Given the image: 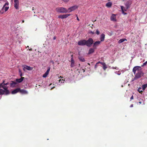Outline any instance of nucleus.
Instances as JSON below:
<instances>
[{"label":"nucleus","instance_id":"ddd939ff","mask_svg":"<svg viewBox=\"0 0 147 147\" xmlns=\"http://www.w3.org/2000/svg\"><path fill=\"white\" fill-rule=\"evenodd\" d=\"M73 55H71V67H74V66L75 61L73 59Z\"/></svg>","mask_w":147,"mask_h":147},{"label":"nucleus","instance_id":"9d476101","mask_svg":"<svg viewBox=\"0 0 147 147\" xmlns=\"http://www.w3.org/2000/svg\"><path fill=\"white\" fill-rule=\"evenodd\" d=\"M116 15L112 14L110 18L111 20L114 22L117 21Z\"/></svg>","mask_w":147,"mask_h":147},{"label":"nucleus","instance_id":"cd10ccee","mask_svg":"<svg viewBox=\"0 0 147 147\" xmlns=\"http://www.w3.org/2000/svg\"><path fill=\"white\" fill-rule=\"evenodd\" d=\"M50 67H48L47 70L46 71V72H47V73L49 74V71H50Z\"/></svg>","mask_w":147,"mask_h":147},{"label":"nucleus","instance_id":"39448f33","mask_svg":"<svg viewBox=\"0 0 147 147\" xmlns=\"http://www.w3.org/2000/svg\"><path fill=\"white\" fill-rule=\"evenodd\" d=\"M141 67L139 66H136L134 67L133 69V72L134 73V74L136 73L141 70Z\"/></svg>","mask_w":147,"mask_h":147},{"label":"nucleus","instance_id":"aec40b11","mask_svg":"<svg viewBox=\"0 0 147 147\" xmlns=\"http://www.w3.org/2000/svg\"><path fill=\"white\" fill-rule=\"evenodd\" d=\"M24 79V77H21V78L20 79H16V82L18 83H21L23 81Z\"/></svg>","mask_w":147,"mask_h":147},{"label":"nucleus","instance_id":"5fc2aeb1","mask_svg":"<svg viewBox=\"0 0 147 147\" xmlns=\"http://www.w3.org/2000/svg\"><path fill=\"white\" fill-rule=\"evenodd\" d=\"M96 21V20H95L94 21V22Z\"/></svg>","mask_w":147,"mask_h":147},{"label":"nucleus","instance_id":"a211bd4d","mask_svg":"<svg viewBox=\"0 0 147 147\" xmlns=\"http://www.w3.org/2000/svg\"><path fill=\"white\" fill-rule=\"evenodd\" d=\"M20 92L22 94H27L28 92L26 90L24 89H20Z\"/></svg>","mask_w":147,"mask_h":147},{"label":"nucleus","instance_id":"a18cd8bd","mask_svg":"<svg viewBox=\"0 0 147 147\" xmlns=\"http://www.w3.org/2000/svg\"><path fill=\"white\" fill-rule=\"evenodd\" d=\"M133 104H132V105H131V106H130V107H133Z\"/></svg>","mask_w":147,"mask_h":147},{"label":"nucleus","instance_id":"423d86ee","mask_svg":"<svg viewBox=\"0 0 147 147\" xmlns=\"http://www.w3.org/2000/svg\"><path fill=\"white\" fill-rule=\"evenodd\" d=\"M78 8V6L77 5H74L73 6H72L71 7H70L68 9H67V12L69 13L70 12H71L76 9H77Z\"/></svg>","mask_w":147,"mask_h":147},{"label":"nucleus","instance_id":"864d4df0","mask_svg":"<svg viewBox=\"0 0 147 147\" xmlns=\"http://www.w3.org/2000/svg\"><path fill=\"white\" fill-rule=\"evenodd\" d=\"M51 62L53 63H54V62L53 61H51Z\"/></svg>","mask_w":147,"mask_h":147},{"label":"nucleus","instance_id":"a878e982","mask_svg":"<svg viewBox=\"0 0 147 147\" xmlns=\"http://www.w3.org/2000/svg\"><path fill=\"white\" fill-rule=\"evenodd\" d=\"M125 40L127 41V39H125V38H122V39L119 40L118 41V42L119 43H121L123 42H124V41H125Z\"/></svg>","mask_w":147,"mask_h":147},{"label":"nucleus","instance_id":"2eb2a0df","mask_svg":"<svg viewBox=\"0 0 147 147\" xmlns=\"http://www.w3.org/2000/svg\"><path fill=\"white\" fill-rule=\"evenodd\" d=\"M25 69L27 70H32L33 68L30 66H29L26 65H24V68L23 69V70L24 71H25Z\"/></svg>","mask_w":147,"mask_h":147},{"label":"nucleus","instance_id":"7ed1b4c3","mask_svg":"<svg viewBox=\"0 0 147 147\" xmlns=\"http://www.w3.org/2000/svg\"><path fill=\"white\" fill-rule=\"evenodd\" d=\"M93 42V40L91 38H89L87 40H85L86 45L89 47H91Z\"/></svg>","mask_w":147,"mask_h":147},{"label":"nucleus","instance_id":"7c9ffc66","mask_svg":"<svg viewBox=\"0 0 147 147\" xmlns=\"http://www.w3.org/2000/svg\"><path fill=\"white\" fill-rule=\"evenodd\" d=\"M47 75L45 73L42 76V77L43 78H46L47 76Z\"/></svg>","mask_w":147,"mask_h":147},{"label":"nucleus","instance_id":"e433bc0d","mask_svg":"<svg viewBox=\"0 0 147 147\" xmlns=\"http://www.w3.org/2000/svg\"><path fill=\"white\" fill-rule=\"evenodd\" d=\"M147 63V61L143 63V65H145Z\"/></svg>","mask_w":147,"mask_h":147},{"label":"nucleus","instance_id":"f257e3e1","mask_svg":"<svg viewBox=\"0 0 147 147\" xmlns=\"http://www.w3.org/2000/svg\"><path fill=\"white\" fill-rule=\"evenodd\" d=\"M2 88L4 90L0 89V95L5 94L7 95L9 93V90H8V87L5 85L2 84L0 86V88Z\"/></svg>","mask_w":147,"mask_h":147},{"label":"nucleus","instance_id":"393cba45","mask_svg":"<svg viewBox=\"0 0 147 147\" xmlns=\"http://www.w3.org/2000/svg\"><path fill=\"white\" fill-rule=\"evenodd\" d=\"M121 8L122 10V13L124 15H126L127 14V13H125L123 9L124 8V7L123 6H121Z\"/></svg>","mask_w":147,"mask_h":147},{"label":"nucleus","instance_id":"37998d69","mask_svg":"<svg viewBox=\"0 0 147 147\" xmlns=\"http://www.w3.org/2000/svg\"><path fill=\"white\" fill-rule=\"evenodd\" d=\"M56 39V37L55 36H54L53 38V39L54 40H55Z\"/></svg>","mask_w":147,"mask_h":147},{"label":"nucleus","instance_id":"58836bf2","mask_svg":"<svg viewBox=\"0 0 147 147\" xmlns=\"http://www.w3.org/2000/svg\"><path fill=\"white\" fill-rule=\"evenodd\" d=\"M76 17H77V20L78 21H80V20L79 19V18H78V17L77 16V15H76Z\"/></svg>","mask_w":147,"mask_h":147},{"label":"nucleus","instance_id":"6ab92c4d","mask_svg":"<svg viewBox=\"0 0 147 147\" xmlns=\"http://www.w3.org/2000/svg\"><path fill=\"white\" fill-rule=\"evenodd\" d=\"M12 83L10 84V86L12 87H15L16 85L17 84V82L15 81H12Z\"/></svg>","mask_w":147,"mask_h":147},{"label":"nucleus","instance_id":"09e8293b","mask_svg":"<svg viewBox=\"0 0 147 147\" xmlns=\"http://www.w3.org/2000/svg\"><path fill=\"white\" fill-rule=\"evenodd\" d=\"M45 73V74H46L47 75H48V73H47V72H46Z\"/></svg>","mask_w":147,"mask_h":147},{"label":"nucleus","instance_id":"bb28decb","mask_svg":"<svg viewBox=\"0 0 147 147\" xmlns=\"http://www.w3.org/2000/svg\"><path fill=\"white\" fill-rule=\"evenodd\" d=\"M147 87V84L143 85L142 86L143 90H144Z\"/></svg>","mask_w":147,"mask_h":147},{"label":"nucleus","instance_id":"dca6fc26","mask_svg":"<svg viewBox=\"0 0 147 147\" xmlns=\"http://www.w3.org/2000/svg\"><path fill=\"white\" fill-rule=\"evenodd\" d=\"M20 88H17L14 90H13L11 92V93L13 94H16L18 92H20Z\"/></svg>","mask_w":147,"mask_h":147},{"label":"nucleus","instance_id":"72a5a7b5","mask_svg":"<svg viewBox=\"0 0 147 147\" xmlns=\"http://www.w3.org/2000/svg\"><path fill=\"white\" fill-rule=\"evenodd\" d=\"M69 0H62V1L64 2H68Z\"/></svg>","mask_w":147,"mask_h":147},{"label":"nucleus","instance_id":"49530a36","mask_svg":"<svg viewBox=\"0 0 147 147\" xmlns=\"http://www.w3.org/2000/svg\"><path fill=\"white\" fill-rule=\"evenodd\" d=\"M117 67H113L112 68L113 69H116V68H117Z\"/></svg>","mask_w":147,"mask_h":147},{"label":"nucleus","instance_id":"c85d7f7f","mask_svg":"<svg viewBox=\"0 0 147 147\" xmlns=\"http://www.w3.org/2000/svg\"><path fill=\"white\" fill-rule=\"evenodd\" d=\"M138 91L140 93H141L142 92V91L141 90V88H140L139 89H138Z\"/></svg>","mask_w":147,"mask_h":147},{"label":"nucleus","instance_id":"f3484780","mask_svg":"<svg viewBox=\"0 0 147 147\" xmlns=\"http://www.w3.org/2000/svg\"><path fill=\"white\" fill-rule=\"evenodd\" d=\"M99 63H101L103 65V69L104 70H105L106 69H107V68L106 64L105 63H103L100 62L97 63V64H98Z\"/></svg>","mask_w":147,"mask_h":147},{"label":"nucleus","instance_id":"4468645a","mask_svg":"<svg viewBox=\"0 0 147 147\" xmlns=\"http://www.w3.org/2000/svg\"><path fill=\"white\" fill-rule=\"evenodd\" d=\"M131 1H128L126 2V3L125 4V5L126 7L127 8V9H128L129 7L130 6L131 4Z\"/></svg>","mask_w":147,"mask_h":147},{"label":"nucleus","instance_id":"4d7b16f0","mask_svg":"<svg viewBox=\"0 0 147 147\" xmlns=\"http://www.w3.org/2000/svg\"><path fill=\"white\" fill-rule=\"evenodd\" d=\"M32 9H32L33 10L34 9V7H33Z\"/></svg>","mask_w":147,"mask_h":147},{"label":"nucleus","instance_id":"473e14b6","mask_svg":"<svg viewBox=\"0 0 147 147\" xmlns=\"http://www.w3.org/2000/svg\"><path fill=\"white\" fill-rule=\"evenodd\" d=\"M94 31H90V32H89V33H91L92 34H94Z\"/></svg>","mask_w":147,"mask_h":147},{"label":"nucleus","instance_id":"20e7f679","mask_svg":"<svg viewBox=\"0 0 147 147\" xmlns=\"http://www.w3.org/2000/svg\"><path fill=\"white\" fill-rule=\"evenodd\" d=\"M135 77L134 78L135 80H136L137 79L141 77L144 75V73L142 72V71L141 70L138 72L136 73L135 74Z\"/></svg>","mask_w":147,"mask_h":147},{"label":"nucleus","instance_id":"4c0bfd02","mask_svg":"<svg viewBox=\"0 0 147 147\" xmlns=\"http://www.w3.org/2000/svg\"><path fill=\"white\" fill-rule=\"evenodd\" d=\"M134 99L133 96L132 95L130 98L131 100H132Z\"/></svg>","mask_w":147,"mask_h":147},{"label":"nucleus","instance_id":"6e6552de","mask_svg":"<svg viewBox=\"0 0 147 147\" xmlns=\"http://www.w3.org/2000/svg\"><path fill=\"white\" fill-rule=\"evenodd\" d=\"M86 44L85 40H81L78 42V45L80 46H84Z\"/></svg>","mask_w":147,"mask_h":147},{"label":"nucleus","instance_id":"6e6d98bb","mask_svg":"<svg viewBox=\"0 0 147 147\" xmlns=\"http://www.w3.org/2000/svg\"><path fill=\"white\" fill-rule=\"evenodd\" d=\"M32 9H32L33 10L34 9V7H33Z\"/></svg>","mask_w":147,"mask_h":147},{"label":"nucleus","instance_id":"8fccbe9b","mask_svg":"<svg viewBox=\"0 0 147 147\" xmlns=\"http://www.w3.org/2000/svg\"><path fill=\"white\" fill-rule=\"evenodd\" d=\"M24 20H23L22 21V23H24Z\"/></svg>","mask_w":147,"mask_h":147},{"label":"nucleus","instance_id":"c756f323","mask_svg":"<svg viewBox=\"0 0 147 147\" xmlns=\"http://www.w3.org/2000/svg\"><path fill=\"white\" fill-rule=\"evenodd\" d=\"M100 31L98 30L97 29L96 30V34L97 35H99L100 34Z\"/></svg>","mask_w":147,"mask_h":147},{"label":"nucleus","instance_id":"5701e85b","mask_svg":"<svg viewBox=\"0 0 147 147\" xmlns=\"http://www.w3.org/2000/svg\"><path fill=\"white\" fill-rule=\"evenodd\" d=\"M112 3L111 2H109L108 3H107L106 6L108 7H111L112 5Z\"/></svg>","mask_w":147,"mask_h":147},{"label":"nucleus","instance_id":"0eeeda50","mask_svg":"<svg viewBox=\"0 0 147 147\" xmlns=\"http://www.w3.org/2000/svg\"><path fill=\"white\" fill-rule=\"evenodd\" d=\"M14 7L16 9H18L19 5V0H14Z\"/></svg>","mask_w":147,"mask_h":147},{"label":"nucleus","instance_id":"ea45409f","mask_svg":"<svg viewBox=\"0 0 147 147\" xmlns=\"http://www.w3.org/2000/svg\"><path fill=\"white\" fill-rule=\"evenodd\" d=\"M98 64H97V63H96V64L95 65L94 67H95V68H96L97 66V65Z\"/></svg>","mask_w":147,"mask_h":147},{"label":"nucleus","instance_id":"a19ab883","mask_svg":"<svg viewBox=\"0 0 147 147\" xmlns=\"http://www.w3.org/2000/svg\"><path fill=\"white\" fill-rule=\"evenodd\" d=\"M64 80H63V79H62V80H61V79H60L59 80V82H60V81H64Z\"/></svg>","mask_w":147,"mask_h":147},{"label":"nucleus","instance_id":"f8f14e48","mask_svg":"<svg viewBox=\"0 0 147 147\" xmlns=\"http://www.w3.org/2000/svg\"><path fill=\"white\" fill-rule=\"evenodd\" d=\"M9 3L7 1L5 3V4L4 5L3 8L4 9V10L5 11H7L8 9L9 8V7H7L6 6H8L9 5Z\"/></svg>","mask_w":147,"mask_h":147},{"label":"nucleus","instance_id":"9b49d317","mask_svg":"<svg viewBox=\"0 0 147 147\" xmlns=\"http://www.w3.org/2000/svg\"><path fill=\"white\" fill-rule=\"evenodd\" d=\"M100 41H98L95 42L93 44V47L94 49H96L97 47L99 45L100 43Z\"/></svg>","mask_w":147,"mask_h":147},{"label":"nucleus","instance_id":"3c124183","mask_svg":"<svg viewBox=\"0 0 147 147\" xmlns=\"http://www.w3.org/2000/svg\"><path fill=\"white\" fill-rule=\"evenodd\" d=\"M139 103L141 104L142 102H140H140H139Z\"/></svg>","mask_w":147,"mask_h":147},{"label":"nucleus","instance_id":"c03bdc74","mask_svg":"<svg viewBox=\"0 0 147 147\" xmlns=\"http://www.w3.org/2000/svg\"><path fill=\"white\" fill-rule=\"evenodd\" d=\"M19 72L20 73V74H21V72H22L21 71L20 69H19Z\"/></svg>","mask_w":147,"mask_h":147},{"label":"nucleus","instance_id":"4be33fe9","mask_svg":"<svg viewBox=\"0 0 147 147\" xmlns=\"http://www.w3.org/2000/svg\"><path fill=\"white\" fill-rule=\"evenodd\" d=\"M78 59L80 61L82 62H85V60L84 57L81 56H79L78 57Z\"/></svg>","mask_w":147,"mask_h":147},{"label":"nucleus","instance_id":"2f4dec72","mask_svg":"<svg viewBox=\"0 0 147 147\" xmlns=\"http://www.w3.org/2000/svg\"><path fill=\"white\" fill-rule=\"evenodd\" d=\"M5 81L4 80L3 81V82L1 83L0 84V86L2 84H5Z\"/></svg>","mask_w":147,"mask_h":147},{"label":"nucleus","instance_id":"c9c22d12","mask_svg":"<svg viewBox=\"0 0 147 147\" xmlns=\"http://www.w3.org/2000/svg\"><path fill=\"white\" fill-rule=\"evenodd\" d=\"M9 84V82H7L6 83H5L4 85H5V86H7V85H8Z\"/></svg>","mask_w":147,"mask_h":147},{"label":"nucleus","instance_id":"412c9836","mask_svg":"<svg viewBox=\"0 0 147 147\" xmlns=\"http://www.w3.org/2000/svg\"><path fill=\"white\" fill-rule=\"evenodd\" d=\"M105 36V35L103 34H101L100 38V42L102 41H103L104 40Z\"/></svg>","mask_w":147,"mask_h":147},{"label":"nucleus","instance_id":"13d9d810","mask_svg":"<svg viewBox=\"0 0 147 147\" xmlns=\"http://www.w3.org/2000/svg\"><path fill=\"white\" fill-rule=\"evenodd\" d=\"M88 64L89 65H90V64L89 63H88Z\"/></svg>","mask_w":147,"mask_h":147},{"label":"nucleus","instance_id":"de8ad7c7","mask_svg":"<svg viewBox=\"0 0 147 147\" xmlns=\"http://www.w3.org/2000/svg\"><path fill=\"white\" fill-rule=\"evenodd\" d=\"M59 77V78H63L61 76H60Z\"/></svg>","mask_w":147,"mask_h":147},{"label":"nucleus","instance_id":"603ef678","mask_svg":"<svg viewBox=\"0 0 147 147\" xmlns=\"http://www.w3.org/2000/svg\"><path fill=\"white\" fill-rule=\"evenodd\" d=\"M54 88H55V87H54L52 88L51 89H53Z\"/></svg>","mask_w":147,"mask_h":147},{"label":"nucleus","instance_id":"f704fd0d","mask_svg":"<svg viewBox=\"0 0 147 147\" xmlns=\"http://www.w3.org/2000/svg\"><path fill=\"white\" fill-rule=\"evenodd\" d=\"M128 9H127V8H125L123 9L124 11H126Z\"/></svg>","mask_w":147,"mask_h":147},{"label":"nucleus","instance_id":"79ce46f5","mask_svg":"<svg viewBox=\"0 0 147 147\" xmlns=\"http://www.w3.org/2000/svg\"><path fill=\"white\" fill-rule=\"evenodd\" d=\"M20 76L21 77H22V72H21V73L20 74Z\"/></svg>","mask_w":147,"mask_h":147},{"label":"nucleus","instance_id":"b1692460","mask_svg":"<svg viewBox=\"0 0 147 147\" xmlns=\"http://www.w3.org/2000/svg\"><path fill=\"white\" fill-rule=\"evenodd\" d=\"M94 52V49L91 48L88 51V53L89 54H90L93 53Z\"/></svg>","mask_w":147,"mask_h":147},{"label":"nucleus","instance_id":"1a4fd4ad","mask_svg":"<svg viewBox=\"0 0 147 147\" xmlns=\"http://www.w3.org/2000/svg\"><path fill=\"white\" fill-rule=\"evenodd\" d=\"M71 15L70 14H64L63 15H60L58 16V18L62 19L66 18L69 16Z\"/></svg>","mask_w":147,"mask_h":147},{"label":"nucleus","instance_id":"f03ea898","mask_svg":"<svg viewBox=\"0 0 147 147\" xmlns=\"http://www.w3.org/2000/svg\"><path fill=\"white\" fill-rule=\"evenodd\" d=\"M56 11L58 13H66L67 12V9L64 7H57L56 9Z\"/></svg>","mask_w":147,"mask_h":147}]
</instances>
